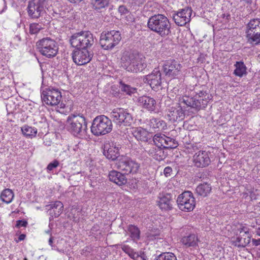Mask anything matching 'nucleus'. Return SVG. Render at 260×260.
I'll use <instances>...</instances> for the list:
<instances>
[{
    "instance_id": "obj_1",
    "label": "nucleus",
    "mask_w": 260,
    "mask_h": 260,
    "mask_svg": "<svg viewBox=\"0 0 260 260\" xmlns=\"http://www.w3.org/2000/svg\"><path fill=\"white\" fill-rule=\"evenodd\" d=\"M180 103H176L167 107L166 112L167 119L171 122H179L183 120L185 116V111L181 104L198 111L205 108L209 102V96L203 90L192 91L190 96L184 95L179 98Z\"/></svg>"
},
{
    "instance_id": "obj_2",
    "label": "nucleus",
    "mask_w": 260,
    "mask_h": 260,
    "mask_svg": "<svg viewBox=\"0 0 260 260\" xmlns=\"http://www.w3.org/2000/svg\"><path fill=\"white\" fill-rule=\"evenodd\" d=\"M121 66L128 72H142L147 67L146 58L143 55L124 52L121 58Z\"/></svg>"
},
{
    "instance_id": "obj_3",
    "label": "nucleus",
    "mask_w": 260,
    "mask_h": 260,
    "mask_svg": "<svg viewBox=\"0 0 260 260\" xmlns=\"http://www.w3.org/2000/svg\"><path fill=\"white\" fill-rule=\"evenodd\" d=\"M148 27L161 37H166L171 33V25L169 19L164 15L158 14L152 16L148 20Z\"/></svg>"
},
{
    "instance_id": "obj_4",
    "label": "nucleus",
    "mask_w": 260,
    "mask_h": 260,
    "mask_svg": "<svg viewBox=\"0 0 260 260\" xmlns=\"http://www.w3.org/2000/svg\"><path fill=\"white\" fill-rule=\"evenodd\" d=\"M66 125L68 130L74 136L83 138L86 136L87 123L82 115H72L68 117Z\"/></svg>"
},
{
    "instance_id": "obj_5",
    "label": "nucleus",
    "mask_w": 260,
    "mask_h": 260,
    "mask_svg": "<svg viewBox=\"0 0 260 260\" xmlns=\"http://www.w3.org/2000/svg\"><path fill=\"white\" fill-rule=\"evenodd\" d=\"M71 46L77 49H89L94 44L93 35L89 31H81L73 34L70 39Z\"/></svg>"
},
{
    "instance_id": "obj_6",
    "label": "nucleus",
    "mask_w": 260,
    "mask_h": 260,
    "mask_svg": "<svg viewBox=\"0 0 260 260\" xmlns=\"http://www.w3.org/2000/svg\"><path fill=\"white\" fill-rule=\"evenodd\" d=\"M37 48L40 53L46 57H55L58 51L57 42L50 37L44 38L37 42Z\"/></svg>"
},
{
    "instance_id": "obj_7",
    "label": "nucleus",
    "mask_w": 260,
    "mask_h": 260,
    "mask_svg": "<svg viewBox=\"0 0 260 260\" xmlns=\"http://www.w3.org/2000/svg\"><path fill=\"white\" fill-rule=\"evenodd\" d=\"M112 129L111 120L105 115L96 117L91 126V131L95 136L106 135L110 133Z\"/></svg>"
},
{
    "instance_id": "obj_8",
    "label": "nucleus",
    "mask_w": 260,
    "mask_h": 260,
    "mask_svg": "<svg viewBox=\"0 0 260 260\" xmlns=\"http://www.w3.org/2000/svg\"><path fill=\"white\" fill-rule=\"evenodd\" d=\"M110 115L113 122L119 126H130L133 123L132 115L127 109L115 108L112 110Z\"/></svg>"
},
{
    "instance_id": "obj_9",
    "label": "nucleus",
    "mask_w": 260,
    "mask_h": 260,
    "mask_svg": "<svg viewBox=\"0 0 260 260\" xmlns=\"http://www.w3.org/2000/svg\"><path fill=\"white\" fill-rule=\"evenodd\" d=\"M121 39V34L117 30H111L102 32L101 35L100 44L105 50H110L117 45Z\"/></svg>"
},
{
    "instance_id": "obj_10",
    "label": "nucleus",
    "mask_w": 260,
    "mask_h": 260,
    "mask_svg": "<svg viewBox=\"0 0 260 260\" xmlns=\"http://www.w3.org/2000/svg\"><path fill=\"white\" fill-rule=\"evenodd\" d=\"M246 33L249 43L258 44L260 42V19L250 20L246 26Z\"/></svg>"
},
{
    "instance_id": "obj_11",
    "label": "nucleus",
    "mask_w": 260,
    "mask_h": 260,
    "mask_svg": "<svg viewBox=\"0 0 260 260\" xmlns=\"http://www.w3.org/2000/svg\"><path fill=\"white\" fill-rule=\"evenodd\" d=\"M115 166L117 169L127 175L136 173L140 168V165L136 161L123 156L116 160Z\"/></svg>"
},
{
    "instance_id": "obj_12",
    "label": "nucleus",
    "mask_w": 260,
    "mask_h": 260,
    "mask_svg": "<svg viewBox=\"0 0 260 260\" xmlns=\"http://www.w3.org/2000/svg\"><path fill=\"white\" fill-rule=\"evenodd\" d=\"M42 100L46 104L50 106H56L60 104L61 108H64V104H60L62 95L61 92L55 89H46L42 92Z\"/></svg>"
},
{
    "instance_id": "obj_13",
    "label": "nucleus",
    "mask_w": 260,
    "mask_h": 260,
    "mask_svg": "<svg viewBox=\"0 0 260 260\" xmlns=\"http://www.w3.org/2000/svg\"><path fill=\"white\" fill-rule=\"evenodd\" d=\"M178 207L182 211H192L196 205L195 199L192 193L189 191L183 192L180 194L177 200Z\"/></svg>"
},
{
    "instance_id": "obj_14",
    "label": "nucleus",
    "mask_w": 260,
    "mask_h": 260,
    "mask_svg": "<svg viewBox=\"0 0 260 260\" xmlns=\"http://www.w3.org/2000/svg\"><path fill=\"white\" fill-rule=\"evenodd\" d=\"M182 65L175 59H170L165 61L162 66V71L168 77L175 78L181 74Z\"/></svg>"
},
{
    "instance_id": "obj_15",
    "label": "nucleus",
    "mask_w": 260,
    "mask_h": 260,
    "mask_svg": "<svg viewBox=\"0 0 260 260\" xmlns=\"http://www.w3.org/2000/svg\"><path fill=\"white\" fill-rule=\"evenodd\" d=\"M153 141L156 146L165 149H174L178 145L175 139L161 133L155 134L153 137Z\"/></svg>"
},
{
    "instance_id": "obj_16",
    "label": "nucleus",
    "mask_w": 260,
    "mask_h": 260,
    "mask_svg": "<svg viewBox=\"0 0 260 260\" xmlns=\"http://www.w3.org/2000/svg\"><path fill=\"white\" fill-rule=\"evenodd\" d=\"M74 62L79 66L88 63L93 57V54L88 49L76 48L72 52Z\"/></svg>"
},
{
    "instance_id": "obj_17",
    "label": "nucleus",
    "mask_w": 260,
    "mask_h": 260,
    "mask_svg": "<svg viewBox=\"0 0 260 260\" xmlns=\"http://www.w3.org/2000/svg\"><path fill=\"white\" fill-rule=\"evenodd\" d=\"M45 0H29L27 6L28 15L32 18H38L44 12Z\"/></svg>"
},
{
    "instance_id": "obj_18",
    "label": "nucleus",
    "mask_w": 260,
    "mask_h": 260,
    "mask_svg": "<svg viewBox=\"0 0 260 260\" xmlns=\"http://www.w3.org/2000/svg\"><path fill=\"white\" fill-rule=\"evenodd\" d=\"M191 14V9L186 7L174 12L173 14V19L177 25L184 26L190 21Z\"/></svg>"
},
{
    "instance_id": "obj_19",
    "label": "nucleus",
    "mask_w": 260,
    "mask_h": 260,
    "mask_svg": "<svg viewBox=\"0 0 260 260\" xmlns=\"http://www.w3.org/2000/svg\"><path fill=\"white\" fill-rule=\"evenodd\" d=\"M121 146L115 142H111L104 145V154L109 159L117 160L119 156V150Z\"/></svg>"
},
{
    "instance_id": "obj_20",
    "label": "nucleus",
    "mask_w": 260,
    "mask_h": 260,
    "mask_svg": "<svg viewBox=\"0 0 260 260\" xmlns=\"http://www.w3.org/2000/svg\"><path fill=\"white\" fill-rule=\"evenodd\" d=\"M251 240V235L247 228L243 227L239 231V234L233 242L235 246L245 247L249 244Z\"/></svg>"
},
{
    "instance_id": "obj_21",
    "label": "nucleus",
    "mask_w": 260,
    "mask_h": 260,
    "mask_svg": "<svg viewBox=\"0 0 260 260\" xmlns=\"http://www.w3.org/2000/svg\"><path fill=\"white\" fill-rule=\"evenodd\" d=\"M144 80L145 82H147L150 85L152 89L156 90L161 83L160 71L155 69L151 74L146 76Z\"/></svg>"
},
{
    "instance_id": "obj_22",
    "label": "nucleus",
    "mask_w": 260,
    "mask_h": 260,
    "mask_svg": "<svg viewBox=\"0 0 260 260\" xmlns=\"http://www.w3.org/2000/svg\"><path fill=\"white\" fill-rule=\"evenodd\" d=\"M193 161L197 167H205L210 164L211 161L209 153L202 151L194 155Z\"/></svg>"
},
{
    "instance_id": "obj_23",
    "label": "nucleus",
    "mask_w": 260,
    "mask_h": 260,
    "mask_svg": "<svg viewBox=\"0 0 260 260\" xmlns=\"http://www.w3.org/2000/svg\"><path fill=\"white\" fill-rule=\"evenodd\" d=\"M49 215L51 216L50 220L53 218L58 217L62 213L63 209V204L58 201L51 202L49 204L46 206Z\"/></svg>"
},
{
    "instance_id": "obj_24",
    "label": "nucleus",
    "mask_w": 260,
    "mask_h": 260,
    "mask_svg": "<svg viewBox=\"0 0 260 260\" xmlns=\"http://www.w3.org/2000/svg\"><path fill=\"white\" fill-rule=\"evenodd\" d=\"M137 101L143 108L150 111H153L156 107L155 100L150 96L143 95L139 97Z\"/></svg>"
},
{
    "instance_id": "obj_25",
    "label": "nucleus",
    "mask_w": 260,
    "mask_h": 260,
    "mask_svg": "<svg viewBox=\"0 0 260 260\" xmlns=\"http://www.w3.org/2000/svg\"><path fill=\"white\" fill-rule=\"evenodd\" d=\"M132 134L137 140L145 142H148L152 137L151 133L141 127L133 128Z\"/></svg>"
},
{
    "instance_id": "obj_26",
    "label": "nucleus",
    "mask_w": 260,
    "mask_h": 260,
    "mask_svg": "<svg viewBox=\"0 0 260 260\" xmlns=\"http://www.w3.org/2000/svg\"><path fill=\"white\" fill-rule=\"evenodd\" d=\"M145 151L147 152L150 156H151L154 159L158 161L163 160L166 156L164 151L161 147L158 146H157V147L147 146L145 148Z\"/></svg>"
},
{
    "instance_id": "obj_27",
    "label": "nucleus",
    "mask_w": 260,
    "mask_h": 260,
    "mask_svg": "<svg viewBox=\"0 0 260 260\" xmlns=\"http://www.w3.org/2000/svg\"><path fill=\"white\" fill-rule=\"evenodd\" d=\"M109 180L119 186L124 185L127 183V178L124 174L115 170L111 171L109 174Z\"/></svg>"
},
{
    "instance_id": "obj_28",
    "label": "nucleus",
    "mask_w": 260,
    "mask_h": 260,
    "mask_svg": "<svg viewBox=\"0 0 260 260\" xmlns=\"http://www.w3.org/2000/svg\"><path fill=\"white\" fill-rule=\"evenodd\" d=\"M171 196L170 194H167L159 198L157 201V205L162 210H168L172 208Z\"/></svg>"
},
{
    "instance_id": "obj_29",
    "label": "nucleus",
    "mask_w": 260,
    "mask_h": 260,
    "mask_svg": "<svg viewBox=\"0 0 260 260\" xmlns=\"http://www.w3.org/2000/svg\"><path fill=\"white\" fill-rule=\"evenodd\" d=\"M198 239L194 234H190L182 238L181 242L186 247L197 246Z\"/></svg>"
},
{
    "instance_id": "obj_30",
    "label": "nucleus",
    "mask_w": 260,
    "mask_h": 260,
    "mask_svg": "<svg viewBox=\"0 0 260 260\" xmlns=\"http://www.w3.org/2000/svg\"><path fill=\"white\" fill-rule=\"evenodd\" d=\"M196 190L198 194L205 197L210 193L211 190L210 183L204 182L199 185L196 188Z\"/></svg>"
},
{
    "instance_id": "obj_31",
    "label": "nucleus",
    "mask_w": 260,
    "mask_h": 260,
    "mask_svg": "<svg viewBox=\"0 0 260 260\" xmlns=\"http://www.w3.org/2000/svg\"><path fill=\"white\" fill-rule=\"evenodd\" d=\"M122 250L126 253L131 258L134 260H137L139 257H142V253H139L138 252L135 251V250L131 248L128 245H124L121 247Z\"/></svg>"
},
{
    "instance_id": "obj_32",
    "label": "nucleus",
    "mask_w": 260,
    "mask_h": 260,
    "mask_svg": "<svg viewBox=\"0 0 260 260\" xmlns=\"http://www.w3.org/2000/svg\"><path fill=\"white\" fill-rule=\"evenodd\" d=\"M149 126L152 129H163L166 127V122L159 119L152 118L149 122Z\"/></svg>"
},
{
    "instance_id": "obj_33",
    "label": "nucleus",
    "mask_w": 260,
    "mask_h": 260,
    "mask_svg": "<svg viewBox=\"0 0 260 260\" xmlns=\"http://www.w3.org/2000/svg\"><path fill=\"white\" fill-rule=\"evenodd\" d=\"M21 131L24 136L29 138H32L36 137L37 134V129L27 125H25L21 127Z\"/></svg>"
},
{
    "instance_id": "obj_34",
    "label": "nucleus",
    "mask_w": 260,
    "mask_h": 260,
    "mask_svg": "<svg viewBox=\"0 0 260 260\" xmlns=\"http://www.w3.org/2000/svg\"><path fill=\"white\" fill-rule=\"evenodd\" d=\"M14 198V194L12 190L7 188L4 189L1 193L0 198L1 200L7 203H11Z\"/></svg>"
},
{
    "instance_id": "obj_35",
    "label": "nucleus",
    "mask_w": 260,
    "mask_h": 260,
    "mask_svg": "<svg viewBox=\"0 0 260 260\" xmlns=\"http://www.w3.org/2000/svg\"><path fill=\"white\" fill-rule=\"evenodd\" d=\"M236 69L234 73L236 76L242 77L244 74H246V68L242 61H237L235 64Z\"/></svg>"
},
{
    "instance_id": "obj_36",
    "label": "nucleus",
    "mask_w": 260,
    "mask_h": 260,
    "mask_svg": "<svg viewBox=\"0 0 260 260\" xmlns=\"http://www.w3.org/2000/svg\"><path fill=\"white\" fill-rule=\"evenodd\" d=\"M119 84V88L121 90L127 95H131L137 92V88L131 87L130 85L126 84L122 81L120 82Z\"/></svg>"
},
{
    "instance_id": "obj_37",
    "label": "nucleus",
    "mask_w": 260,
    "mask_h": 260,
    "mask_svg": "<svg viewBox=\"0 0 260 260\" xmlns=\"http://www.w3.org/2000/svg\"><path fill=\"white\" fill-rule=\"evenodd\" d=\"M110 0H92L93 7L96 10H100L108 6Z\"/></svg>"
},
{
    "instance_id": "obj_38",
    "label": "nucleus",
    "mask_w": 260,
    "mask_h": 260,
    "mask_svg": "<svg viewBox=\"0 0 260 260\" xmlns=\"http://www.w3.org/2000/svg\"><path fill=\"white\" fill-rule=\"evenodd\" d=\"M128 231L131 237L134 240H138L140 237V230L139 229L133 225H129L128 228Z\"/></svg>"
},
{
    "instance_id": "obj_39",
    "label": "nucleus",
    "mask_w": 260,
    "mask_h": 260,
    "mask_svg": "<svg viewBox=\"0 0 260 260\" xmlns=\"http://www.w3.org/2000/svg\"><path fill=\"white\" fill-rule=\"evenodd\" d=\"M155 260H177V258L173 253L164 252L156 257Z\"/></svg>"
},
{
    "instance_id": "obj_40",
    "label": "nucleus",
    "mask_w": 260,
    "mask_h": 260,
    "mask_svg": "<svg viewBox=\"0 0 260 260\" xmlns=\"http://www.w3.org/2000/svg\"><path fill=\"white\" fill-rule=\"evenodd\" d=\"M43 29L41 25L38 23H31L29 26V33L30 34H36Z\"/></svg>"
},
{
    "instance_id": "obj_41",
    "label": "nucleus",
    "mask_w": 260,
    "mask_h": 260,
    "mask_svg": "<svg viewBox=\"0 0 260 260\" xmlns=\"http://www.w3.org/2000/svg\"><path fill=\"white\" fill-rule=\"evenodd\" d=\"M59 165V162L58 160L55 159L52 162L49 163L47 167V170L48 172H50L54 169L56 168Z\"/></svg>"
},
{
    "instance_id": "obj_42",
    "label": "nucleus",
    "mask_w": 260,
    "mask_h": 260,
    "mask_svg": "<svg viewBox=\"0 0 260 260\" xmlns=\"http://www.w3.org/2000/svg\"><path fill=\"white\" fill-rule=\"evenodd\" d=\"M110 93L114 96H119L120 94L119 89L115 85L112 86L110 91Z\"/></svg>"
},
{
    "instance_id": "obj_43",
    "label": "nucleus",
    "mask_w": 260,
    "mask_h": 260,
    "mask_svg": "<svg viewBox=\"0 0 260 260\" xmlns=\"http://www.w3.org/2000/svg\"><path fill=\"white\" fill-rule=\"evenodd\" d=\"M27 224V222L25 220H19L17 221V223L16 224V227L17 228H20L21 227H25Z\"/></svg>"
},
{
    "instance_id": "obj_44",
    "label": "nucleus",
    "mask_w": 260,
    "mask_h": 260,
    "mask_svg": "<svg viewBox=\"0 0 260 260\" xmlns=\"http://www.w3.org/2000/svg\"><path fill=\"white\" fill-rule=\"evenodd\" d=\"M172 172V169L170 167H167L165 168L164 173L166 177H169L171 176V172Z\"/></svg>"
},
{
    "instance_id": "obj_45",
    "label": "nucleus",
    "mask_w": 260,
    "mask_h": 260,
    "mask_svg": "<svg viewBox=\"0 0 260 260\" xmlns=\"http://www.w3.org/2000/svg\"><path fill=\"white\" fill-rule=\"evenodd\" d=\"M6 7L5 0H0V13L4 12Z\"/></svg>"
},
{
    "instance_id": "obj_46",
    "label": "nucleus",
    "mask_w": 260,
    "mask_h": 260,
    "mask_svg": "<svg viewBox=\"0 0 260 260\" xmlns=\"http://www.w3.org/2000/svg\"><path fill=\"white\" fill-rule=\"evenodd\" d=\"M118 11L121 14H125L127 12V10L124 6H120L118 8Z\"/></svg>"
},
{
    "instance_id": "obj_47",
    "label": "nucleus",
    "mask_w": 260,
    "mask_h": 260,
    "mask_svg": "<svg viewBox=\"0 0 260 260\" xmlns=\"http://www.w3.org/2000/svg\"><path fill=\"white\" fill-rule=\"evenodd\" d=\"M134 3L136 5H138V6H139L141 4H142L145 0H132Z\"/></svg>"
},
{
    "instance_id": "obj_48",
    "label": "nucleus",
    "mask_w": 260,
    "mask_h": 260,
    "mask_svg": "<svg viewBox=\"0 0 260 260\" xmlns=\"http://www.w3.org/2000/svg\"><path fill=\"white\" fill-rule=\"evenodd\" d=\"M252 243H253V245L255 246H257L258 245H260V239L256 240V239H252Z\"/></svg>"
},
{
    "instance_id": "obj_49",
    "label": "nucleus",
    "mask_w": 260,
    "mask_h": 260,
    "mask_svg": "<svg viewBox=\"0 0 260 260\" xmlns=\"http://www.w3.org/2000/svg\"><path fill=\"white\" fill-rule=\"evenodd\" d=\"M69 2H70L71 3L73 4H77L81 2L82 0H68Z\"/></svg>"
},
{
    "instance_id": "obj_50",
    "label": "nucleus",
    "mask_w": 260,
    "mask_h": 260,
    "mask_svg": "<svg viewBox=\"0 0 260 260\" xmlns=\"http://www.w3.org/2000/svg\"><path fill=\"white\" fill-rule=\"evenodd\" d=\"M25 238V235L24 234H21L18 238L19 241L23 240Z\"/></svg>"
},
{
    "instance_id": "obj_51",
    "label": "nucleus",
    "mask_w": 260,
    "mask_h": 260,
    "mask_svg": "<svg viewBox=\"0 0 260 260\" xmlns=\"http://www.w3.org/2000/svg\"><path fill=\"white\" fill-rule=\"evenodd\" d=\"M53 238L52 236H51L49 239L48 242H49V244L52 247L53 246Z\"/></svg>"
},
{
    "instance_id": "obj_52",
    "label": "nucleus",
    "mask_w": 260,
    "mask_h": 260,
    "mask_svg": "<svg viewBox=\"0 0 260 260\" xmlns=\"http://www.w3.org/2000/svg\"><path fill=\"white\" fill-rule=\"evenodd\" d=\"M256 233L257 235L260 236V225L258 226V228L256 230Z\"/></svg>"
},
{
    "instance_id": "obj_53",
    "label": "nucleus",
    "mask_w": 260,
    "mask_h": 260,
    "mask_svg": "<svg viewBox=\"0 0 260 260\" xmlns=\"http://www.w3.org/2000/svg\"><path fill=\"white\" fill-rule=\"evenodd\" d=\"M56 250H57L58 252H62V253H63V252H64V250L59 249L58 248H57V249H56Z\"/></svg>"
},
{
    "instance_id": "obj_54",
    "label": "nucleus",
    "mask_w": 260,
    "mask_h": 260,
    "mask_svg": "<svg viewBox=\"0 0 260 260\" xmlns=\"http://www.w3.org/2000/svg\"><path fill=\"white\" fill-rule=\"evenodd\" d=\"M46 233H47V234H49L50 235V236H51V233H50V231L49 230H48V231H46Z\"/></svg>"
},
{
    "instance_id": "obj_55",
    "label": "nucleus",
    "mask_w": 260,
    "mask_h": 260,
    "mask_svg": "<svg viewBox=\"0 0 260 260\" xmlns=\"http://www.w3.org/2000/svg\"><path fill=\"white\" fill-rule=\"evenodd\" d=\"M24 260H27L26 258H24Z\"/></svg>"
}]
</instances>
